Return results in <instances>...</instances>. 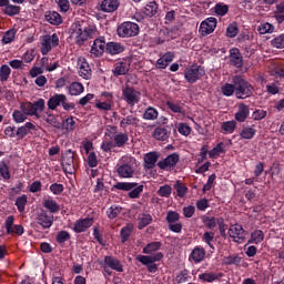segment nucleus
<instances>
[{"label": "nucleus", "mask_w": 284, "mask_h": 284, "mask_svg": "<svg viewBox=\"0 0 284 284\" xmlns=\"http://www.w3.org/2000/svg\"><path fill=\"white\" fill-rule=\"evenodd\" d=\"M72 30L71 39H73L78 45H83L85 41H89V39H94L97 36V28L90 24L87 26V23L83 21L75 23Z\"/></svg>", "instance_id": "obj_1"}, {"label": "nucleus", "mask_w": 284, "mask_h": 284, "mask_svg": "<svg viewBox=\"0 0 284 284\" xmlns=\"http://www.w3.org/2000/svg\"><path fill=\"white\" fill-rule=\"evenodd\" d=\"M233 83L235 85L236 99H248V97H252L254 93V87L241 75H235L233 78Z\"/></svg>", "instance_id": "obj_2"}, {"label": "nucleus", "mask_w": 284, "mask_h": 284, "mask_svg": "<svg viewBox=\"0 0 284 284\" xmlns=\"http://www.w3.org/2000/svg\"><path fill=\"white\" fill-rule=\"evenodd\" d=\"M49 110H55L61 105L65 112H71V110H74L75 104L74 102H68V97L63 93H55L53 94L47 103Z\"/></svg>", "instance_id": "obj_3"}, {"label": "nucleus", "mask_w": 284, "mask_h": 284, "mask_svg": "<svg viewBox=\"0 0 284 284\" xmlns=\"http://www.w3.org/2000/svg\"><path fill=\"white\" fill-rule=\"evenodd\" d=\"M45 109V100L39 99L36 102H22L20 104V110L27 115V116H39V112H43Z\"/></svg>", "instance_id": "obj_4"}, {"label": "nucleus", "mask_w": 284, "mask_h": 284, "mask_svg": "<svg viewBox=\"0 0 284 284\" xmlns=\"http://www.w3.org/2000/svg\"><path fill=\"white\" fill-rule=\"evenodd\" d=\"M203 77H205V67L192 64L184 70V79L187 83H196Z\"/></svg>", "instance_id": "obj_5"}, {"label": "nucleus", "mask_w": 284, "mask_h": 284, "mask_svg": "<svg viewBox=\"0 0 284 284\" xmlns=\"http://www.w3.org/2000/svg\"><path fill=\"white\" fill-rule=\"evenodd\" d=\"M115 190H122L123 192H129L130 199H139L143 192V185H139L134 182H118L114 184Z\"/></svg>", "instance_id": "obj_6"}, {"label": "nucleus", "mask_w": 284, "mask_h": 284, "mask_svg": "<svg viewBox=\"0 0 284 284\" xmlns=\"http://www.w3.org/2000/svg\"><path fill=\"white\" fill-rule=\"evenodd\" d=\"M162 258H163V253L161 252H156L153 255H139L136 257L139 263H142V265H146L148 271L153 274L154 272H156V270H159V266L154 263L161 261Z\"/></svg>", "instance_id": "obj_7"}, {"label": "nucleus", "mask_w": 284, "mask_h": 284, "mask_svg": "<svg viewBox=\"0 0 284 284\" xmlns=\"http://www.w3.org/2000/svg\"><path fill=\"white\" fill-rule=\"evenodd\" d=\"M123 164L118 166L116 172L121 179H132L134 176V159L123 158Z\"/></svg>", "instance_id": "obj_8"}, {"label": "nucleus", "mask_w": 284, "mask_h": 284, "mask_svg": "<svg viewBox=\"0 0 284 284\" xmlns=\"http://www.w3.org/2000/svg\"><path fill=\"white\" fill-rule=\"evenodd\" d=\"M122 98L128 105L134 108V105L141 101V92L133 87L125 85V88L122 89Z\"/></svg>", "instance_id": "obj_9"}, {"label": "nucleus", "mask_w": 284, "mask_h": 284, "mask_svg": "<svg viewBox=\"0 0 284 284\" xmlns=\"http://www.w3.org/2000/svg\"><path fill=\"white\" fill-rule=\"evenodd\" d=\"M62 170L67 174H74L77 172V159L74 158V152L72 150H68L63 155H62Z\"/></svg>", "instance_id": "obj_10"}, {"label": "nucleus", "mask_w": 284, "mask_h": 284, "mask_svg": "<svg viewBox=\"0 0 284 284\" xmlns=\"http://www.w3.org/2000/svg\"><path fill=\"white\" fill-rule=\"evenodd\" d=\"M118 34L122 38L136 37V34H139V24L134 22H123L118 28Z\"/></svg>", "instance_id": "obj_11"}, {"label": "nucleus", "mask_w": 284, "mask_h": 284, "mask_svg": "<svg viewBox=\"0 0 284 284\" xmlns=\"http://www.w3.org/2000/svg\"><path fill=\"white\" fill-rule=\"evenodd\" d=\"M229 236L233 239L234 243H245V236H247V232L243 230V225L241 224H232L229 229Z\"/></svg>", "instance_id": "obj_12"}, {"label": "nucleus", "mask_w": 284, "mask_h": 284, "mask_svg": "<svg viewBox=\"0 0 284 284\" xmlns=\"http://www.w3.org/2000/svg\"><path fill=\"white\" fill-rule=\"evenodd\" d=\"M101 100L95 103V108L98 110H102L103 112H110L114 105V95L110 92H103L101 94Z\"/></svg>", "instance_id": "obj_13"}, {"label": "nucleus", "mask_w": 284, "mask_h": 284, "mask_svg": "<svg viewBox=\"0 0 284 284\" xmlns=\"http://www.w3.org/2000/svg\"><path fill=\"white\" fill-rule=\"evenodd\" d=\"M180 156L176 153L168 155L165 159L158 162V168L160 170H164L165 172H170V170H174L176 168V163L180 161Z\"/></svg>", "instance_id": "obj_14"}, {"label": "nucleus", "mask_w": 284, "mask_h": 284, "mask_svg": "<svg viewBox=\"0 0 284 284\" xmlns=\"http://www.w3.org/2000/svg\"><path fill=\"white\" fill-rule=\"evenodd\" d=\"M59 45V36L53 33L52 36H44L41 44L42 54H48L52 48H57Z\"/></svg>", "instance_id": "obj_15"}, {"label": "nucleus", "mask_w": 284, "mask_h": 284, "mask_svg": "<svg viewBox=\"0 0 284 284\" xmlns=\"http://www.w3.org/2000/svg\"><path fill=\"white\" fill-rule=\"evenodd\" d=\"M216 18L210 17L206 18L204 21L201 22L200 24V34L202 37H207V34H212V32H214V30H216Z\"/></svg>", "instance_id": "obj_16"}, {"label": "nucleus", "mask_w": 284, "mask_h": 284, "mask_svg": "<svg viewBox=\"0 0 284 284\" xmlns=\"http://www.w3.org/2000/svg\"><path fill=\"white\" fill-rule=\"evenodd\" d=\"M92 225H94L93 217L79 219L74 222L72 230L75 232V234H81L87 232V230H90Z\"/></svg>", "instance_id": "obj_17"}, {"label": "nucleus", "mask_w": 284, "mask_h": 284, "mask_svg": "<svg viewBox=\"0 0 284 284\" xmlns=\"http://www.w3.org/2000/svg\"><path fill=\"white\" fill-rule=\"evenodd\" d=\"M4 227L7 230V234H17L18 236H23V226L14 225V216L10 215L6 219Z\"/></svg>", "instance_id": "obj_18"}, {"label": "nucleus", "mask_w": 284, "mask_h": 284, "mask_svg": "<svg viewBox=\"0 0 284 284\" xmlns=\"http://www.w3.org/2000/svg\"><path fill=\"white\" fill-rule=\"evenodd\" d=\"M106 50L105 38H98L93 41L91 45L90 53L92 57L99 58L103 57V53Z\"/></svg>", "instance_id": "obj_19"}, {"label": "nucleus", "mask_w": 284, "mask_h": 284, "mask_svg": "<svg viewBox=\"0 0 284 284\" xmlns=\"http://www.w3.org/2000/svg\"><path fill=\"white\" fill-rule=\"evenodd\" d=\"M78 70L79 75L82 77V79H91L92 78V69L90 68V63H88V60L85 58L80 57L78 59Z\"/></svg>", "instance_id": "obj_20"}, {"label": "nucleus", "mask_w": 284, "mask_h": 284, "mask_svg": "<svg viewBox=\"0 0 284 284\" xmlns=\"http://www.w3.org/2000/svg\"><path fill=\"white\" fill-rule=\"evenodd\" d=\"M250 116V106L245 103L237 104V111L235 112L234 119L237 123H245Z\"/></svg>", "instance_id": "obj_21"}, {"label": "nucleus", "mask_w": 284, "mask_h": 284, "mask_svg": "<svg viewBox=\"0 0 284 284\" xmlns=\"http://www.w3.org/2000/svg\"><path fill=\"white\" fill-rule=\"evenodd\" d=\"M37 223L44 230H48L49 227H52V223H54V216L49 215L47 211H41L37 216Z\"/></svg>", "instance_id": "obj_22"}, {"label": "nucleus", "mask_w": 284, "mask_h": 284, "mask_svg": "<svg viewBox=\"0 0 284 284\" xmlns=\"http://www.w3.org/2000/svg\"><path fill=\"white\" fill-rule=\"evenodd\" d=\"M121 2L119 0H103L100 4L101 12H116Z\"/></svg>", "instance_id": "obj_23"}, {"label": "nucleus", "mask_w": 284, "mask_h": 284, "mask_svg": "<svg viewBox=\"0 0 284 284\" xmlns=\"http://www.w3.org/2000/svg\"><path fill=\"white\" fill-rule=\"evenodd\" d=\"M30 132H37V125L32 122H27L22 126L18 128L16 134L18 139H26Z\"/></svg>", "instance_id": "obj_24"}, {"label": "nucleus", "mask_w": 284, "mask_h": 284, "mask_svg": "<svg viewBox=\"0 0 284 284\" xmlns=\"http://www.w3.org/2000/svg\"><path fill=\"white\" fill-rule=\"evenodd\" d=\"M139 123H141V120H139L136 118V115L130 114V115L121 119L120 128H122V130H125L126 128H130V125L132 128H139Z\"/></svg>", "instance_id": "obj_25"}, {"label": "nucleus", "mask_w": 284, "mask_h": 284, "mask_svg": "<svg viewBox=\"0 0 284 284\" xmlns=\"http://www.w3.org/2000/svg\"><path fill=\"white\" fill-rule=\"evenodd\" d=\"M172 61H174V52L169 51L158 59L156 65L160 70H165V68H168Z\"/></svg>", "instance_id": "obj_26"}, {"label": "nucleus", "mask_w": 284, "mask_h": 284, "mask_svg": "<svg viewBox=\"0 0 284 284\" xmlns=\"http://www.w3.org/2000/svg\"><path fill=\"white\" fill-rule=\"evenodd\" d=\"M130 72V62L128 61H119L114 64V77H123Z\"/></svg>", "instance_id": "obj_27"}, {"label": "nucleus", "mask_w": 284, "mask_h": 284, "mask_svg": "<svg viewBox=\"0 0 284 284\" xmlns=\"http://www.w3.org/2000/svg\"><path fill=\"white\" fill-rule=\"evenodd\" d=\"M230 61L232 65L235 68H242L243 67V55H241V51L239 49L233 48L230 51Z\"/></svg>", "instance_id": "obj_28"}, {"label": "nucleus", "mask_w": 284, "mask_h": 284, "mask_svg": "<svg viewBox=\"0 0 284 284\" xmlns=\"http://www.w3.org/2000/svg\"><path fill=\"white\" fill-rule=\"evenodd\" d=\"M199 278L203 283H214V281H219V278H223V273L205 272L200 274Z\"/></svg>", "instance_id": "obj_29"}, {"label": "nucleus", "mask_w": 284, "mask_h": 284, "mask_svg": "<svg viewBox=\"0 0 284 284\" xmlns=\"http://www.w3.org/2000/svg\"><path fill=\"white\" fill-rule=\"evenodd\" d=\"M265 240V233L262 230H255L251 233V237L247 241V245H260Z\"/></svg>", "instance_id": "obj_30"}, {"label": "nucleus", "mask_w": 284, "mask_h": 284, "mask_svg": "<svg viewBox=\"0 0 284 284\" xmlns=\"http://www.w3.org/2000/svg\"><path fill=\"white\" fill-rule=\"evenodd\" d=\"M104 263L111 270H115V272H123V265L121 264V262L112 256H105Z\"/></svg>", "instance_id": "obj_31"}, {"label": "nucleus", "mask_w": 284, "mask_h": 284, "mask_svg": "<svg viewBox=\"0 0 284 284\" xmlns=\"http://www.w3.org/2000/svg\"><path fill=\"white\" fill-rule=\"evenodd\" d=\"M125 50V47L121 44L120 42H109L106 43V52L109 54H121Z\"/></svg>", "instance_id": "obj_32"}, {"label": "nucleus", "mask_w": 284, "mask_h": 284, "mask_svg": "<svg viewBox=\"0 0 284 284\" xmlns=\"http://www.w3.org/2000/svg\"><path fill=\"white\" fill-rule=\"evenodd\" d=\"M128 141H130V135H128V133L119 132L113 136V143L115 144V148H123Z\"/></svg>", "instance_id": "obj_33"}, {"label": "nucleus", "mask_w": 284, "mask_h": 284, "mask_svg": "<svg viewBox=\"0 0 284 284\" xmlns=\"http://www.w3.org/2000/svg\"><path fill=\"white\" fill-rule=\"evenodd\" d=\"M191 258L194 261V263H201V261L205 258V248L202 246L194 247L191 253Z\"/></svg>", "instance_id": "obj_34"}, {"label": "nucleus", "mask_w": 284, "mask_h": 284, "mask_svg": "<svg viewBox=\"0 0 284 284\" xmlns=\"http://www.w3.org/2000/svg\"><path fill=\"white\" fill-rule=\"evenodd\" d=\"M45 20L48 21V23H51L52 26H61L63 21L61 19V14H59V12L55 11H49L45 14Z\"/></svg>", "instance_id": "obj_35"}, {"label": "nucleus", "mask_w": 284, "mask_h": 284, "mask_svg": "<svg viewBox=\"0 0 284 284\" xmlns=\"http://www.w3.org/2000/svg\"><path fill=\"white\" fill-rule=\"evenodd\" d=\"M158 159H159V155H156L155 152L146 153L144 156L145 168H148V170H152L154 165H156Z\"/></svg>", "instance_id": "obj_36"}, {"label": "nucleus", "mask_w": 284, "mask_h": 284, "mask_svg": "<svg viewBox=\"0 0 284 284\" xmlns=\"http://www.w3.org/2000/svg\"><path fill=\"white\" fill-rule=\"evenodd\" d=\"M241 261H243V257L239 254H232L224 256L222 260V263L224 265H241Z\"/></svg>", "instance_id": "obj_37"}, {"label": "nucleus", "mask_w": 284, "mask_h": 284, "mask_svg": "<svg viewBox=\"0 0 284 284\" xmlns=\"http://www.w3.org/2000/svg\"><path fill=\"white\" fill-rule=\"evenodd\" d=\"M152 223V216L150 214L141 213L138 216V229L143 230V227H148Z\"/></svg>", "instance_id": "obj_38"}, {"label": "nucleus", "mask_w": 284, "mask_h": 284, "mask_svg": "<svg viewBox=\"0 0 284 284\" xmlns=\"http://www.w3.org/2000/svg\"><path fill=\"white\" fill-rule=\"evenodd\" d=\"M153 138L156 139V141H168L170 139V132L165 128H156L153 132Z\"/></svg>", "instance_id": "obj_39"}, {"label": "nucleus", "mask_w": 284, "mask_h": 284, "mask_svg": "<svg viewBox=\"0 0 284 284\" xmlns=\"http://www.w3.org/2000/svg\"><path fill=\"white\" fill-rule=\"evenodd\" d=\"M255 135H256V129L254 128V125L244 126L240 132L241 139L250 140V139H254Z\"/></svg>", "instance_id": "obj_40"}, {"label": "nucleus", "mask_w": 284, "mask_h": 284, "mask_svg": "<svg viewBox=\"0 0 284 284\" xmlns=\"http://www.w3.org/2000/svg\"><path fill=\"white\" fill-rule=\"evenodd\" d=\"M43 207L49 210V212H51V214H55V212H59V210H60L59 203H57V201L52 200V197L44 200Z\"/></svg>", "instance_id": "obj_41"}, {"label": "nucleus", "mask_w": 284, "mask_h": 284, "mask_svg": "<svg viewBox=\"0 0 284 284\" xmlns=\"http://www.w3.org/2000/svg\"><path fill=\"white\" fill-rule=\"evenodd\" d=\"M161 242H151L143 248V254H150V256L154 255V252H159V248L162 247Z\"/></svg>", "instance_id": "obj_42"}, {"label": "nucleus", "mask_w": 284, "mask_h": 284, "mask_svg": "<svg viewBox=\"0 0 284 284\" xmlns=\"http://www.w3.org/2000/svg\"><path fill=\"white\" fill-rule=\"evenodd\" d=\"M143 119L145 121H156V119H159V111L152 106H149L143 113Z\"/></svg>", "instance_id": "obj_43"}, {"label": "nucleus", "mask_w": 284, "mask_h": 284, "mask_svg": "<svg viewBox=\"0 0 284 284\" xmlns=\"http://www.w3.org/2000/svg\"><path fill=\"white\" fill-rule=\"evenodd\" d=\"M83 90V84L80 82H73L69 87V93L71 97H79V94H82Z\"/></svg>", "instance_id": "obj_44"}, {"label": "nucleus", "mask_w": 284, "mask_h": 284, "mask_svg": "<svg viewBox=\"0 0 284 284\" xmlns=\"http://www.w3.org/2000/svg\"><path fill=\"white\" fill-rule=\"evenodd\" d=\"M40 63H42V65L47 72H54V70H57V68H59V61L50 63V60L48 58H42L40 60Z\"/></svg>", "instance_id": "obj_45"}, {"label": "nucleus", "mask_w": 284, "mask_h": 284, "mask_svg": "<svg viewBox=\"0 0 284 284\" xmlns=\"http://www.w3.org/2000/svg\"><path fill=\"white\" fill-rule=\"evenodd\" d=\"M214 12L216 14V17H225V14H227V12H230V7L225 3H216L214 7Z\"/></svg>", "instance_id": "obj_46"}, {"label": "nucleus", "mask_w": 284, "mask_h": 284, "mask_svg": "<svg viewBox=\"0 0 284 284\" xmlns=\"http://www.w3.org/2000/svg\"><path fill=\"white\" fill-rule=\"evenodd\" d=\"M145 17H154L159 12V4L156 2H150L143 10Z\"/></svg>", "instance_id": "obj_47"}, {"label": "nucleus", "mask_w": 284, "mask_h": 284, "mask_svg": "<svg viewBox=\"0 0 284 284\" xmlns=\"http://www.w3.org/2000/svg\"><path fill=\"white\" fill-rule=\"evenodd\" d=\"M63 130L67 132H74L77 129V121H74L73 116L67 118L62 123Z\"/></svg>", "instance_id": "obj_48"}, {"label": "nucleus", "mask_w": 284, "mask_h": 284, "mask_svg": "<svg viewBox=\"0 0 284 284\" xmlns=\"http://www.w3.org/2000/svg\"><path fill=\"white\" fill-rule=\"evenodd\" d=\"M12 119L14 123H26L28 121V115L22 112V110H14L12 113Z\"/></svg>", "instance_id": "obj_49"}, {"label": "nucleus", "mask_w": 284, "mask_h": 284, "mask_svg": "<svg viewBox=\"0 0 284 284\" xmlns=\"http://www.w3.org/2000/svg\"><path fill=\"white\" fill-rule=\"evenodd\" d=\"M2 12L7 14L8 17H16V14H19L21 12V7L14 6V4H8Z\"/></svg>", "instance_id": "obj_50"}, {"label": "nucleus", "mask_w": 284, "mask_h": 284, "mask_svg": "<svg viewBox=\"0 0 284 284\" xmlns=\"http://www.w3.org/2000/svg\"><path fill=\"white\" fill-rule=\"evenodd\" d=\"M221 91L224 97H232L233 94H236V87L234 83H225L222 85Z\"/></svg>", "instance_id": "obj_51"}, {"label": "nucleus", "mask_w": 284, "mask_h": 284, "mask_svg": "<svg viewBox=\"0 0 284 284\" xmlns=\"http://www.w3.org/2000/svg\"><path fill=\"white\" fill-rule=\"evenodd\" d=\"M222 130L225 134H233L236 130V121H226L222 123Z\"/></svg>", "instance_id": "obj_52"}, {"label": "nucleus", "mask_w": 284, "mask_h": 284, "mask_svg": "<svg viewBox=\"0 0 284 284\" xmlns=\"http://www.w3.org/2000/svg\"><path fill=\"white\" fill-rule=\"evenodd\" d=\"M16 37H17V30L11 29L4 32L1 41L4 45H8V43H12V41H14Z\"/></svg>", "instance_id": "obj_53"}, {"label": "nucleus", "mask_w": 284, "mask_h": 284, "mask_svg": "<svg viewBox=\"0 0 284 284\" xmlns=\"http://www.w3.org/2000/svg\"><path fill=\"white\" fill-rule=\"evenodd\" d=\"M225 153V148L223 146V143H219L215 148H213L209 152L210 159H216V156H221V154Z\"/></svg>", "instance_id": "obj_54"}, {"label": "nucleus", "mask_w": 284, "mask_h": 284, "mask_svg": "<svg viewBox=\"0 0 284 284\" xmlns=\"http://www.w3.org/2000/svg\"><path fill=\"white\" fill-rule=\"evenodd\" d=\"M260 34H272L274 32V27L272 23L268 22H262L257 28Z\"/></svg>", "instance_id": "obj_55"}, {"label": "nucleus", "mask_w": 284, "mask_h": 284, "mask_svg": "<svg viewBox=\"0 0 284 284\" xmlns=\"http://www.w3.org/2000/svg\"><path fill=\"white\" fill-rule=\"evenodd\" d=\"M26 205H28V195H21L16 200V206L19 212H26Z\"/></svg>", "instance_id": "obj_56"}, {"label": "nucleus", "mask_w": 284, "mask_h": 284, "mask_svg": "<svg viewBox=\"0 0 284 284\" xmlns=\"http://www.w3.org/2000/svg\"><path fill=\"white\" fill-rule=\"evenodd\" d=\"M274 17L278 23H283L284 21V3H280L276 6V11H274Z\"/></svg>", "instance_id": "obj_57"}, {"label": "nucleus", "mask_w": 284, "mask_h": 284, "mask_svg": "<svg viewBox=\"0 0 284 284\" xmlns=\"http://www.w3.org/2000/svg\"><path fill=\"white\" fill-rule=\"evenodd\" d=\"M273 48H276L277 50H283L284 49V33L275 37L272 41H271Z\"/></svg>", "instance_id": "obj_58"}, {"label": "nucleus", "mask_w": 284, "mask_h": 284, "mask_svg": "<svg viewBox=\"0 0 284 284\" xmlns=\"http://www.w3.org/2000/svg\"><path fill=\"white\" fill-rule=\"evenodd\" d=\"M158 194L159 196H163L164 199H170V196L172 195V186L168 184L160 186Z\"/></svg>", "instance_id": "obj_59"}, {"label": "nucleus", "mask_w": 284, "mask_h": 284, "mask_svg": "<svg viewBox=\"0 0 284 284\" xmlns=\"http://www.w3.org/2000/svg\"><path fill=\"white\" fill-rule=\"evenodd\" d=\"M0 176L6 181L10 180V168L6 162H0Z\"/></svg>", "instance_id": "obj_60"}, {"label": "nucleus", "mask_w": 284, "mask_h": 284, "mask_svg": "<svg viewBox=\"0 0 284 284\" xmlns=\"http://www.w3.org/2000/svg\"><path fill=\"white\" fill-rule=\"evenodd\" d=\"M12 71L10 70V67L8 64H4L0 68V81H8L10 79V73Z\"/></svg>", "instance_id": "obj_61"}, {"label": "nucleus", "mask_w": 284, "mask_h": 284, "mask_svg": "<svg viewBox=\"0 0 284 284\" xmlns=\"http://www.w3.org/2000/svg\"><path fill=\"white\" fill-rule=\"evenodd\" d=\"M71 235L68 231H60L58 232L57 236H55V241L57 243H65V241H70Z\"/></svg>", "instance_id": "obj_62"}, {"label": "nucleus", "mask_w": 284, "mask_h": 284, "mask_svg": "<svg viewBox=\"0 0 284 284\" xmlns=\"http://www.w3.org/2000/svg\"><path fill=\"white\" fill-rule=\"evenodd\" d=\"M87 163L89 168H97V165H99V159L97 158L95 152H91L88 154Z\"/></svg>", "instance_id": "obj_63"}, {"label": "nucleus", "mask_w": 284, "mask_h": 284, "mask_svg": "<svg viewBox=\"0 0 284 284\" xmlns=\"http://www.w3.org/2000/svg\"><path fill=\"white\" fill-rule=\"evenodd\" d=\"M122 210L123 209L121 206L113 205L106 211V214H108L109 219H116V216H119V214H121Z\"/></svg>", "instance_id": "obj_64"}]
</instances>
